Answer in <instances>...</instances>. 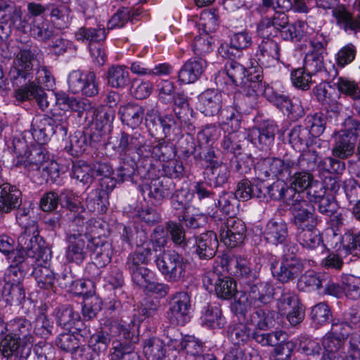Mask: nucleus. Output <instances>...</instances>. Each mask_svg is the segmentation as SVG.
<instances>
[{"label": "nucleus", "instance_id": "43", "mask_svg": "<svg viewBox=\"0 0 360 360\" xmlns=\"http://www.w3.org/2000/svg\"><path fill=\"white\" fill-rule=\"evenodd\" d=\"M0 11L5 12V14L1 17L2 22L9 23L10 27H14L18 30L24 29L22 20V12L20 6L5 4L0 6Z\"/></svg>", "mask_w": 360, "mask_h": 360}, {"label": "nucleus", "instance_id": "37", "mask_svg": "<svg viewBox=\"0 0 360 360\" xmlns=\"http://www.w3.org/2000/svg\"><path fill=\"white\" fill-rule=\"evenodd\" d=\"M143 144V136L135 131L131 134L122 131L118 140L117 150L126 153L129 150H136L137 153H142L141 146Z\"/></svg>", "mask_w": 360, "mask_h": 360}, {"label": "nucleus", "instance_id": "23", "mask_svg": "<svg viewBox=\"0 0 360 360\" xmlns=\"http://www.w3.org/2000/svg\"><path fill=\"white\" fill-rule=\"evenodd\" d=\"M250 302L255 307L267 304L273 299L274 295V286L269 282H257L254 284H248Z\"/></svg>", "mask_w": 360, "mask_h": 360}, {"label": "nucleus", "instance_id": "20", "mask_svg": "<svg viewBox=\"0 0 360 360\" xmlns=\"http://www.w3.org/2000/svg\"><path fill=\"white\" fill-rule=\"evenodd\" d=\"M226 125L230 126L232 131L224 136L221 143V146L226 153L233 154L235 156L240 154L241 146L240 138L241 134L237 132L240 127V120L235 116L233 113L229 117H227Z\"/></svg>", "mask_w": 360, "mask_h": 360}, {"label": "nucleus", "instance_id": "2", "mask_svg": "<svg viewBox=\"0 0 360 360\" xmlns=\"http://www.w3.org/2000/svg\"><path fill=\"white\" fill-rule=\"evenodd\" d=\"M42 145L29 146L24 139L14 138L10 146L16 155L13 164L17 167L22 166L32 178L42 176L49 167V157Z\"/></svg>", "mask_w": 360, "mask_h": 360}, {"label": "nucleus", "instance_id": "63", "mask_svg": "<svg viewBox=\"0 0 360 360\" xmlns=\"http://www.w3.org/2000/svg\"><path fill=\"white\" fill-rule=\"evenodd\" d=\"M88 146L86 136L82 131H77L70 137V146L65 148L72 155L78 156L83 153Z\"/></svg>", "mask_w": 360, "mask_h": 360}, {"label": "nucleus", "instance_id": "46", "mask_svg": "<svg viewBox=\"0 0 360 360\" xmlns=\"http://www.w3.org/2000/svg\"><path fill=\"white\" fill-rule=\"evenodd\" d=\"M305 27V22L297 20L292 24L288 22L278 32L281 37L284 40L300 41L304 37Z\"/></svg>", "mask_w": 360, "mask_h": 360}, {"label": "nucleus", "instance_id": "7", "mask_svg": "<svg viewBox=\"0 0 360 360\" xmlns=\"http://www.w3.org/2000/svg\"><path fill=\"white\" fill-rule=\"evenodd\" d=\"M151 255L150 243H147L143 247L137 246L136 250L127 257L126 269L129 271L133 283L136 285H144L148 276L153 274L152 271L146 267Z\"/></svg>", "mask_w": 360, "mask_h": 360}, {"label": "nucleus", "instance_id": "10", "mask_svg": "<svg viewBox=\"0 0 360 360\" xmlns=\"http://www.w3.org/2000/svg\"><path fill=\"white\" fill-rule=\"evenodd\" d=\"M303 269L301 259L295 257L285 256L281 261L273 260L271 262L272 276L281 283L295 281Z\"/></svg>", "mask_w": 360, "mask_h": 360}, {"label": "nucleus", "instance_id": "27", "mask_svg": "<svg viewBox=\"0 0 360 360\" xmlns=\"http://www.w3.org/2000/svg\"><path fill=\"white\" fill-rule=\"evenodd\" d=\"M21 192L15 186L5 183L0 186V212H9L21 204Z\"/></svg>", "mask_w": 360, "mask_h": 360}, {"label": "nucleus", "instance_id": "28", "mask_svg": "<svg viewBox=\"0 0 360 360\" xmlns=\"http://www.w3.org/2000/svg\"><path fill=\"white\" fill-rule=\"evenodd\" d=\"M56 321L58 325L67 330L75 329L78 333L82 332L80 314L78 311L74 310L70 306L60 307L56 316Z\"/></svg>", "mask_w": 360, "mask_h": 360}, {"label": "nucleus", "instance_id": "4", "mask_svg": "<svg viewBox=\"0 0 360 360\" xmlns=\"http://www.w3.org/2000/svg\"><path fill=\"white\" fill-rule=\"evenodd\" d=\"M41 242L37 224H32L27 229H25L18 237V248L16 255L12 258L13 262L22 263L25 256L34 259L36 262H46L49 258L48 255L44 258L45 249L42 247Z\"/></svg>", "mask_w": 360, "mask_h": 360}, {"label": "nucleus", "instance_id": "3", "mask_svg": "<svg viewBox=\"0 0 360 360\" xmlns=\"http://www.w3.org/2000/svg\"><path fill=\"white\" fill-rule=\"evenodd\" d=\"M35 51L31 49H20L15 56L8 76L15 89H26L32 82L37 61Z\"/></svg>", "mask_w": 360, "mask_h": 360}, {"label": "nucleus", "instance_id": "1", "mask_svg": "<svg viewBox=\"0 0 360 360\" xmlns=\"http://www.w3.org/2000/svg\"><path fill=\"white\" fill-rule=\"evenodd\" d=\"M8 333L0 342V352L7 360H27L34 342L32 326L24 317L7 322Z\"/></svg>", "mask_w": 360, "mask_h": 360}, {"label": "nucleus", "instance_id": "21", "mask_svg": "<svg viewBox=\"0 0 360 360\" xmlns=\"http://www.w3.org/2000/svg\"><path fill=\"white\" fill-rule=\"evenodd\" d=\"M256 56L262 65L266 68L274 65L280 58L278 44L269 37H266L259 44Z\"/></svg>", "mask_w": 360, "mask_h": 360}, {"label": "nucleus", "instance_id": "18", "mask_svg": "<svg viewBox=\"0 0 360 360\" xmlns=\"http://www.w3.org/2000/svg\"><path fill=\"white\" fill-rule=\"evenodd\" d=\"M207 68V62L201 57L188 60L178 73V81L182 84H192L198 80Z\"/></svg>", "mask_w": 360, "mask_h": 360}, {"label": "nucleus", "instance_id": "13", "mask_svg": "<svg viewBox=\"0 0 360 360\" xmlns=\"http://www.w3.org/2000/svg\"><path fill=\"white\" fill-rule=\"evenodd\" d=\"M203 285L209 291L214 289L217 296L223 300H229L236 293V283L233 278L219 276L214 272H209L205 276Z\"/></svg>", "mask_w": 360, "mask_h": 360}, {"label": "nucleus", "instance_id": "22", "mask_svg": "<svg viewBox=\"0 0 360 360\" xmlns=\"http://www.w3.org/2000/svg\"><path fill=\"white\" fill-rule=\"evenodd\" d=\"M30 131L33 139L39 144L46 143L55 134L49 116L37 115L31 123Z\"/></svg>", "mask_w": 360, "mask_h": 360}, {"label": "nucleus", "instance_id": "15", "mask_svg": "<svg viewBox=\"0 0 360 360\" xmlns=\"http://www.w3.org/2000/svg\"><path fill=\"white\" fill-rule=\"evenodd\" d=\"M91 240L86 234L70 233L65 252L67 260L76 264L82 263L90 251Z\"/></svg>", "mask_w": 360, "mask_h": 360}, {"label": "nucleus", "instance_id": "39", "mask_svg": "<svg viewBox=\"0 0 360 360\" xmlns=\"http://www.w3.org/2000/svg\"><path fill=\"white\" fill-rule=\"evenodd\" d=\"M241 87L244 92V99L246 103H249L250 108H255L257 104V100L259 95L265 96V91L267 87L270 86L269 84L264 83H259V82H244Z\"/></svg>", "mask_w": 360, "mask_h": 360}, {"label": "nucleus", "instance_id": "60", "mask_svg": "<svg viewBox=\"0 0 360 360\" xmlns=\"http://www.w3.org/2000/svg\"><path fill=\"white\" fill-rule=\"evenodd\" d=\"M229 333V338L235 347L244 345L250 339V329L243 323L231 327Z\"/></svg>", "mask_w": 360, "mask_h": 360}, {"label": "nucleus", "instance_id": "55", "mask_svg": "<svg viewBox=\"0 0 360 360\" xmlns=\"http://www.w3.org/2000/svg\"><path fill=\"white\" fill-rule=\"evenodd\" d=\"M50 15L55 25L60 30L68 28L71 23V10L67 5L53 8Z\"/></svg>", "mask_w": 360, "mask_h": 360}, {"label": "nucleus", "instance_id": "64", "mask_svg": "<svg viewBox=\"0 0 360 360\" xmlns=\"http://www.w3.org/2000/svg\"><path fill=\"white\" fill-rule=\"evenodd\" d=\"M144 352L150 360H162L165 354L163 342L158 338L148 340L143 347Z\"/></svg>", "mask_w": 360, "mask_h": 360}, {"label": "nucleus", "instance_id": "42", "mask_svg": "<svg viewBox=\"0 0 360 360\" xmlns=\"http://www.w3.org/2000/svg\"><path fill=\"white\" fill-rule=\"evenodd\" d=\"M108 83L114 88H124L129 81V74L126 66L112 65L107 72Z\"/></svg>", "mask_w": 360, "mask_h": 360}, {"label": "nucleus", "instance_id": "61", "mask_svg": "<svg viewBox=\"0 0 360 360\" xmlns=\"http://www.w3.org/2000/svg\"><path fill=\"white\" fill-rule=\"evenodd\" d=\"M207 34L214 32L219 25V15L215 9L204 10L201 12L198 23Z\"/></svg>", "mask_w": 360, "mask_h": 360}, {"label": "nucleus", "instance_id": "19", "mask_svg": "<svg viewBox=\"0 0 360 360\" xmlns=\"http://www.w3.org/2000/svg\"><path fill=\"white\" fill-rule=\"evenodd\" d=\"M26 89H15L13 91V97L15 99L22 103L34 99L41 110H45L49 105L47 100V94L41 86L35 83H28Z\"/></svg>", "mask_w": 360, "mask_h": 360}, {"label": "nucleus", "instance_id": "57", "mask_svg": "<svg viewBox=\"0 0 360 360\" xmlns=\"http://www.w3.org/2000/svg\"><path fill=\"white\" fill-rule=\"evenodd\" d=\"M53 329V323L45 314L41 313L36 317L32 329L33 334L46 340L52 335Z\"/></svg>", "mask_w": 360, "mask_h": 360}, {"label": "nucleus", "instance_id": "41", "mask_svg": "<svg viewBox=\"0 0 360 360\" xmlns=\"http://www.w3.org/2000/svg\"><path fill=\"white\" fill-rule=\"evenodd\" d=\"M42 261L37 262V266L32 271L33 276L39 288L49 290L53 288L55 274L49 267L42 265Z\"/></svg>", "mask_w": 360, "mask_h": 360}, {"label": "nucleus", "instance_id": "32", "mask_svg": "<svg viewBox=\"0 0 360 360\" xmlns=\"http://www.w3.org/2000/svg\"><path fill=\"white\" fill-rule=\"evenodd\" d=\"M204 175L210 187L217 188L227 182L230 172L226 164L214 162L205 169Z\"/></svg>", "mask_w": 360, "mask_h": 360}, {"label": "nucleus", "instance_id": "30", "mask_svg": "<svg viewBox=\"0 0 360 360\" xmlns=\"http://www.w3.org/2000/svg\"><path fill=\"white\" fill-rule=\"evenodd\" d=\"M263 235L268 243L282 244L288 236V225L283 220H270L265 226Z\"/></svg>", "mask_w": 360, "mask_h": 360}, {"label": "nucleus", "instance_id": "14", "mask_svg": "<svg viewBox=\"0 0 360 360\" xmlns=\"http://www.w3.org/2000/svg\"><path fill=\"white\" fill-rule=\"evenodd\" d=\"M276 128L274 121L264 120L258 127L249 130L248 138L259 150H267L274 143Z\"/></svg>", "mask_w": 360, "mask_h": 360}, {"label": "nucleus", "instance_id": "58", "mask_svg": "<svg viewBox=\"0 0 360 360\" xmlns=\"http://www.w3.org/2000/svg\"><path fill=\"white\" fill-rule=\"evenodd\" d=\"M314 181V177L310 172L300 171L295 172L290 179V188L297 193H300L307 190Z\"/></svg>", "mask_w": 360, "mask_h": 360}, {"label": "nucleus", "instance_id": "38", "mask_svg": "<svg viewBox=\"0 0 360 360\" xmlns=\"http://www.w3.org/2000/svg\"><path fill=\"white\" fill-rule=\"evenodd\" d=\"M276 312L269 309H257L250 314L247 321L259 330H268L274 326Z\"/></svg>", "mask_w": 360, "mask_h": 360}, {"label": "nucleus", "instance_id": "35", "mask_svg": "<svg viewBox=\"0 0 360 360\" xmlns=\"http://www.w3.org/2000/svg\"><path fill=\"white\" fill-rule=\"evenodd\" d=\"M201 320L202 325L212 329L222 328L226 324V319L217 304H208L205 307L202 311Z\"/></svg>", "mask_w": 360, "mask_h": 360}, {"label": "nucleus", "instance_id": "16", "mask_svg": "<svg viewBox=\"0 0 360 360\" xmlns=\"http://www.w3.org/2000/svg\"><path fill=\"white\" fill-rule=\"evenodd\" d=\"M289 22L285 12L275 11L271 17L262 18L257 23V32L262 38L275 36Z\"/></svg>", "mask_w": 360, "mask_h": 360}, {"label": "nucleus", "instance_id": "26", "mask_svg": "<svg viewBox=\"0 0 360 360\" xmlns=\"http://www.w3.org/2000/svg\"><path fill=\"white\" fill-rule=\"evenodd\" d=\"M114 118L115 111L113 109L101 106L96 110L94 125L98 134L91 135L93 141H100L102 136L111 130Z\"/></svg>", "mask_w": 360, "mask_h": 360}, {"label": "nucleus", "instance_id": "54", "mask_svg": "<svg viewBox=\"0 0 360 360\" xmlns=\"http://www.w3.org/2000/svg\"><path fill=\"white\" fill-rule=\"evenodd\" d=\"M271 165V178L277 177L278 175L286 174L290 176L292 170L294 162L291 161V157L284 156L283 159L277 158H269Z\"/></svg>", "mask_w": 360, "mask_h": 360}, {"label": "nucleus", "instance_id": "52", "mask_svg": "<svg viewBox=\"0 0 360 360\" xmlns=\"http://www.w3.org/2000/svg\"><path fill=\"white\" fill-rule=\"evenodd\" d=\"M345 169V163L332 157L322 159L320 157L316 171L319 175L328 174H342Z\"/></svg>", "mask_w": 360, "mask_h": 360}, {"label": "nucleus", "instance_id": "45", "mask_svg": "<svg viewBox=\"0 0 360 360\" xmlns=\"http://www.w3.org/2000/svg\"><path fill=\"white\" fill-rule=\"evenodd\" d=\"M106 32L103 27H80L75 34L77 41H88L89 43L100 42L105 39Z\"/></svg>", "mask_w": 360, "mask_h": 360}, {"label": "nucleus", "instance_id": "44", "mask_svg": "<svg viewBox=\"0 0 360 360\" xmlns=\"http://www.w3.org/2000/svg\"><path fill=\"white\" fill-rule=\"evenodd\" d=\"M112 349L110 360H141L131 342H117L113 345Z\"/></svg>", "mask_w": 360, "mask_h": 360}, {"label": "nucleus", "instance_id": "5", "mask_svg": "<svg viewBox=\"0 0 360 360\" xmlns=\"http://www.w3.org/2000/svg\"><path fill=\"white\" fill-rule=\"evenodd\" d=\"M316 6L323 10L332 9V15L336 25L345 32L358 33L360 32V15L354 13L339 0H315Z\"/></svg>", "mask_w": 360, "mask_h": 360}, {"label": "nucleus", "instance_id": "25", "mask_svg": "<svg viewBox=\"0 0 360 360\" xmlns=\"http://www.w3.org/2000/svg\"><path fill=\"white\" fill-rule=\"evenodd\" d=\"M90 251L92 259L101 266H105L112 259V247L106 239L95 237L91 240Z\"/></svg>", "mask_w": 360, "mask_h": 360}, {"label": "nucleus", "instance_id": "59", "mask_svg": "<svg viewBox=\"0 0 360 360\" xmlns=\"http://www.w3.org/2000/svg\"><path fill=\"white\" fill-rule=\"evenodd\" d=\"M60 200L63 206L69 209L70 213L68 216H75V212L84 211L79 197L72 191L64 190L60 194Z\"/></svg>", "mask_w": 360, "mask_h": 360}, {"label": "nucleus", "instance_id": "29", "mask_svg": "<svg viewBox=\"0 0 360 360\" xmlns=\"http://www.w3.org/2000/svg\"><path fill=\"white\" fill-rule=\"evenodd\" d=\"M221 108V94L207 89L199 96V108L205 116H214Z\"/></svg>", "mask_w": 360, "mask_h": 360}, {"label": "nucleus", "instance_id": "53", "mask_svg": "<svg viewBox=\"0 0 360 360\" xmlns=\"http://www.w3.org/2000/svg\"><path fill=\"white\" fill-rule=\"evenodd\" d=\"M310 136V132L305 126L296 125L288 134L289 142L295 149L301 150L304 145L307 147L310 146L308 144Z\"/></svg>", "mask_w": 360, "mask_h": 360}, {"label": "nucleus", "instance_id": "47", "mask_svg": "<svg viewBox=\"0 0 360 360\" xmlns=\"http://www.w3.org/2000/svg\"><path fill=\"white\" fill-rule=\"evenodd\" d=\"M261 193L262 191L257 186L252 184L250 181L245 179L238 183L233 195L237 200L247 201L252 198H260Z\"/></svg>", "mask_w": 360, "mask_h": 360}, {"label": "nucleus", "instance_id": "50", "mask_svg": "<svg viewBox=\"0 0 360 360\" xmlns=\"http://www.w3.org/2000/svg\"><path fill=\"white\" fill-rule=\"evenodd\" d=\"M225 71L229 79L235 86L244 83L247 69L238 62L231 60L225 65Z\"/></svg>", "mask_w": 360, "mask_h": 360}, {"label": "nucleus", "instance_id": "12", "mask_svg": "<svg viewBox=\"0 0 360 360\" xmlns=\"http://www.w3.org/2000/svg\"><path fill=\"white\" fill-rule=\"evenodd\" d=\"M172 180L167 177H160L150 180L140 186L143 195H147L153 204H160L169 197L174 190Z\"/></svg>", "mask_w": 360, "mask_h": 360}, {"label": "nucleus", "instance_id": "24", "mask_svg": "<svg viewBox=\"0 0 360 360\" xmlns=\"http://www.w3.org/2000/svg\"><path fill=\"white\" fill-rule=\"evenodd\" d=\"M218 240L213 231H207L195 238V252L201 259H212L217 252Z\"/></svg>", "mask_w": 360, "mask_h": 360}, {"label": "nucleus", "instance_id": "33", "mask_svg": "<svg viewBox=\"0 0 360 360\" xmlns=\"http://www.w3.org/2000/svg\"><path fill=\"white\" fill-rule=\"evenodd\" d=\"M221 258H226L228 270H231L233 268L236 269L234 274L237 276L250 281L257 279L258 274L251 270L250 262L245 258L240 256L229 257V255H224Z\"/></svg>", "mask_w": 360, "mask_h": 360}, {"label": "nucleus", "instance_id": "31", "mask_svg": "<svg viewBox=\"0 0 360 360\" xmlns=\"http://www.w3.org/2000/svg\"><path fill=\"white\" fill-rule=\"evenodd\" d=\"M296 238L298 243L307 250L325 249L322 236L316 226L296 231Z\"/></svg>", "mask_w": 360, "mask_h": 360}, {"label": "nucleus", "instance_id": "9", "mask_svg": "<svg viewBox=\"0 0 360 360\" xmlns=\"http://www.w3.org/2000/svg\"><path fill=\"white\" fill-rule=\"evenodd\" d=\"M167 317L172 324L183 326L190 321L191 302L187 292H176L169 298Z\"/></svg>", "mask_w": 360, "mask_h": 360}, {"label": "nucleus", "instance_id": "36", "mask_svg": "<svg viewBox=\"0 0 360 360\" xmlns=\"http://www.w3.org/2000/svg\"><path fill=\"white\" fill-rule=\"evenodd\" d=\"M119 114L123 123L131 128H135L142 122L144 110L139 105L128 103L120 106Z\"/></svg>", "mask_w": 360, "mask_h": 360}, {"label": "nucleus", "instance_id": "8", "mask_svg": "<svg viewBox=\"0 0 360 360\" xmlns=\"http://www.w3.org/2000/svg\"><path fill=\"white\" fill-rule=\"evenodd\" d=\"M68 83L69 90L75 94L94 97L99 92L96 76L92 71L73 70L68 75Z\"/></svg>", "mask_w": 360, "mask_h": 360}, {"label": "nucleus", "instance_id": "40", "mask_svg": "<svg viewBox=\"0 0 360 360\" xmlns=\"http://www.w3.org/2000/svg\"><path fill=\"white\" fill-rule=\"evenodd\" d=\"M30 35L38 41H47L55 34L53 26L44 18L32 20L30 29Z\"/></svg>", "mask_w": 360, "mask_h": 360}, {"label": "nucleus", "instance_id": "6", "mask_svg": "<svg viewBox=\"0 0 360 360\" xmlns=\"http://www.w3.org/2000/svg\"><path fill=\"white\" fill-rule=\"evenodd\" d=\"M158 269L169 283H177L185 277L186 261L174 250H165L155 259Z\"/></svg>", "mask_w": 360, "mask_h": 360}, {"label": "nucleus", "instance_id": "48", "mask_svg": "<svg viewBox=\"0 0 360 360\" xmlns=\"http://www.w3.org/2000/svg\"><path fill=\"white\" fill-rule=\"evenodd\" d=\"M135 243L136 246H146V244L150 243V247L155 245L156 246L161 247L164 246L166 240L165 238L164 229L162 226H156L150 236V240H147V236L146 233L141 231L136 233L135 238Z\"/></svg>", "mask_w": 360, "mask_h": 360}, {"label": "nucleus", "instance_id": "17", "mask_svg": "<svg viewBox=\"0 0 360 360\" xmlns=\"http://www.w3.org/2000/svg\"><path fill=\"white\" fill-rule=\"evenodd\" d=\"M321 140H315L310 146L302 151L297 159L292 158L295 165L292 169H300L302 171L312 172L316 171L321 152L317 150V148L321 146Z\"/></svg>", "mask_w": 360, "mask_h": 360}, {"label": "nucleus", "instance_id": "62", "mask_svg": "<svg viewBox=\"0 0 360 360\" xmlns=\"http://www.w3.org/2000/svg\"><path fill=\"white\" fill-rule=\"evenodd\" d=\"M300 304L297 295L289 289L283 288L281 295L277 300V307L280 312L285 314L288 310Z\"/></svg>", "mask_w": 360, "mask_h": 360}, {"label": "nucleus", "instance_id": "51", "mask_svg": "<svg viewBox=\"0 0 360 360\" xmlns=\"http://www.w3.org/2000/svg\"><path fill=\"white\" fill-rule=\"evenodd\" d=\"M268 193L274 200H283L287 204L292 195L297 194L291 190L284 181H277L268 187Z\"/></svg>", "mask_w": 360, "mask_h": 360}, {"label": "nucleus", "instance_id": "49", "mask_svg": "<svg viewBox=\"0 0 360 360\" xmlns=\"http://www.w3.org/2000/svg\"><path fill=\"white\" fill-rule=\"evenodd\" d=\"M304 124L311 136L318 137L325 131L326 117L321 112L308 115L304 119Z\"/></svg>", "mask_w": 360, "mask_h": 360}, {"label": "nucleus", "instance_id": "56", "mask_svg": "<svg viewBox=\"0 0 360 360\" xmlns=\"http://www.w3.org/2000/svg\"><path fill=\"white\" fill-rule=\"evenodd\" d=\"M288 205L290 206L293 217H308V215L314 214L311 205L303 199L300 193L292 195V198L290 199Z\"/></svg>", "mask_w": 360, "mask_h": 360}, {"label": "nucleus", "instance_id": "34", "mask_svg": "<svg viewBox=\"0 0 360 360\" xmlns=\"http://www.w3.org/2000/svg\"><path fill=\"white\" fill-rule=\"evenodd\" d=\"M335 144L332 150L334 157L340 159H346L353 154L354 149V139L350 134L341 131L335 135Z\"/></svg>", "mask_w": 360, "mask_h": 360}, {"label": "nucleus", "instance_id": "11", "mask_svg": "<svg viewBox=\"0 0 360 360\" xmlns=\"http://www.w3.org/2000/svg\"><path fill=\"white\" fill-rule=\"evenodd\" d=\"M221 241L228 248L240 245L245 238V223L236 217H229L221 221L219 229Z\"/></svg>", "mask_w": 360, "mask_h": 360}]
</instances>
